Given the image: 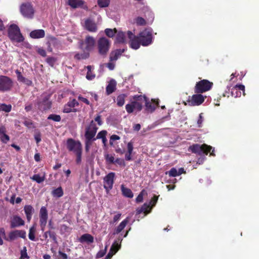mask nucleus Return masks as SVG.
Wrapping results in <instances>:
<instances>
[{
    "label": "nucleus",
    "mask_w": 259,
    "mask_h": 259,
    "mask_svg": "<svg viewBox=\"0 0 259 259\" xmlns=\"http://www.w3.org/2000/svg\"><path fill=\"white\" fill-rule=\"evenodd\" d=\"M90 56L89 52H84L82 53H76L74 55V58L77 60L86 59Z\"/></svg>",
    "instance_id": "nucleus-36"
},
{
    "label": "nucleus",
    "mask_w": 259,
    "mask_h": 259,
    "mask_svg": "<svg viewBox=\"0 0 259 259\" xmlns=\"http://www.w3.org/2000/svg\"><path fill=\"white\" fill-rule=\"evenodd\" d=\"M241 91L243 92L244 96H245V86L242 84H236L231 90L232 96L236 98L240 97L241 95Z\"/></svg>",
    "instance_id": "nucleus-20"
},
{
    "label": "nucleus",
    "mask_w": 259,
    "mask_h": 259,
    "mask_svg": "<svg viewBox=\"0 0 259 259\" xmlns=\"http://www.w3.org/2000/svg\"><path fill=\"white\" fill-rule=\"evenodd\" d=\"M105 34L109 37H113L114 36L115 34L117 33V29L116 28L111 29L106 28L105 29Z\"/></svg>",
    "instance_id": "nucleus-38"
},
{
    "label": "nucleus",
    "mask_w": 259,
    "mask_h": 259,
    "mask_svg": "<svg viewBox=\"0 0 259 259\" xmlns=\"http://www.w3.org/2000/svg\"><path fill=\"white\" fill-rule=\"evenodd\" d=\"M127 152L125 154V159L126 161H131L132 158V154L133 151L134 147L133 143L132 142L128 143L127 145Z\"/></svg>",
    "instance_id": "nucleus-29"
},
{
    "label": "nucleus",
    "mask_w": 259,
    "mask_h": 259,
    "mask_svg": "<svg viewBox=\"0 0 259 259\" xmlns=\"http://www.w3.org/2000/svg\"><path fill=\"white\" fill-rule=\"evenodd\" d=\"M12 109V106L10 104L7 105L5 104H0V110L5 111V112H9Z\"/></svg>",
    "instance_id": "nucleus-41"
},
{
    "label": "nucleus",
    "mask_w": 259,
    "mask_h": 259,
    "mask_svg": "<svg viewBox=\"0 0 259 259\" xmlns=\"http://www.w3.org/2000/svg\"><path fill=\"white\" fill-rule=\"evenodd\" d=\"M75 154L76 155V162L77 164H79L80 163L81 160L82 150L76 152Z\"/></svg>",
    "instance_id": "nucleus-55"
},
{
    "label": "nucleus",
    "mask_w": 259,
    "mask_h": 259,
    "mask_svg": "<svg viewBox=\"0 0 259 259\" xmlns=\"http://www.w3.org/2000/svg\"><path fill=\"white\" fill-rule=\"evenodd\" d=\"M24 221L19 216L16 215H14L12 218L10 226L11 228H14L21 226H23L24 225Z\"/></svg>",
    "instance_id": "nucleus-22"
},
{
    "label": "nucleus",
    "mask_w": 259,
    "mask_h": 259,
    "mask_svg": "<svg viewBox=\"0 0 259 259\" xmlns=\"http://www.w3.org/2000/svg\"><path fill=\"white\" fill-rule=\"evenodd\" d=\"M159 196L154 195L152 198L149 202V204L144 203L141 208L138 210V213H140L144 212L145 213H148L150 212L151 209L154 206L158 200Z\"/></svg>",
    "instance_id": "nucleus-13"
},
{
    "label": "nucleus",
    "mask_w": 259,
    "mask_h": 259,
    "mask_svg": "<svg viewBox=\"0 0 259 259\" xmlns=\"http://www.w3.org/2000/svg\"><path fill=\"white\" fill-rule=\"evenodd\" d=\"M18 237L25 239L26 232L24 230H19L12 231L9 233L8 238L6 240L9 241H12L16 239Z\"/></svg>",
    "instance_id": "nucleus-18"
},
{
    "label": "nucleus",
    "mask_w": 259,
    "mask_h": 259,
    "mask_svg": "<svg viewBox=\"0 0 259 259\" xmlns=\"http://www.w3.org/2000/svg\"><path fill=\"white\" fill-rule=\"evenodd\" d=\"M8 37L12 41L17 42H22L24 37L21 34L19 27L15 24H11L8 29Z\"/></svg>",
    "instance_id": "nucleus-4"
},
{
    "label": "nucleus",
    "mask_w": 259,
    "mask_h": 259,
    "mask_svg": "<svg viewBox=\"0 0 259 259\" xmlns=\"http://www.w3.org/2000/svg\"><path fill=\"white\" fill-rule=\"evenodd\" d=\"M45 35V32L42 29H37L32 31L30 33V36L32 38H43Z\"/></svg>",
    "instance_id": "nucleus-27"
},
{
    "label": "nucleus",
    "mask_w": 259,
    "mask_h": 259,
    "mask_svg": "<svg viewBox=\"0 0 259 259\" xmlns=\"http://www.w3.org/2000/svg\"><path fill=\"white\" fill-rule=\"evenodd\" d=\"M116 82L115 80L111 79L109 82L106 88V92L107 95H109L113 93L116 90Z\"/></svg>",
    "instance_id": "nucleus-25"
},
{
    "label": "nucleus",
    "mask_w": 259,
    "mask_h": 259,
    "mask_svg": "<svg viewBox=\"0 0 259 259\" xmlns=\"http://www.w3.org/2000/svg\"><path fill=\"white\" fill-rule=\"evenodd\" d=\"M136 23L139 26H145L146 25L147 22L143 17H137L136 19Z\"/></svg>",
    "instance_id": "nucleus-49"
},
{
    "label": "nucleus",
    "mask_w": 259,
    "mask_h": 259,
    "mask_svg": "<svg viewBox=\"0 0 259 259\" xmlns=\"http://www.w3.org/2000/svg\"><path fill=\"white\" fill-rule=\"evenodd\" d=\"M121 215V213L118 212L117 214L114 215L113 219V223H115L116 222H117L120 218Z\"/></svg>",
    "instance_id": "nucleus-61"
},
{
    "label": "nucleus",
    "mask_w": 259,
    "mask_h": 259,
    "mask_svg": "<svg viewBox=\"0 0 259 259\" xmlns=\"http://www.w3.org/2000/svg\"><path fill=\"white\" fill-rule=\"evenodd\" d=\"M127 35L130 40V46L134 50L138 49L141 45L144 47L148 46L153 42L152 29L151 28H145L138 35H135L131 31H127Z\"/></svg>",
    "instance_id": "nucleus-1"
},
{
    "label": "nucleus",
    "mask_w": 259,
    "mask_h": 259,
    "mask_svg": "<svg viewBox=\"0 0 259 259\" xmlns=\"http://www.w3.org/2000/svg\"><path fill=\"white\" fill-rule=\"evenodd\" d=\"M166 174H168L169 177H176L178 176L177 169L175 167H172L169 171H166Z\"/></svg>",
    "instance_id": "nucleus-47"
},
{
    "label": "nucleus",
    "mask_w": 259,
    "mask_h": 259,
    "mask_svg": "<svg viewBox=\"0 0 259 259\" xmlns=\"http://www.w3.org/2000/svg\"><path fill=\"white\" fill-rule=\"evenodd\" d=\"M84 27L87 30L90 32H95L97 31V26L96 23L90 18H88L85 20L84 22Z\"/></svg>",
    "instance_id": "nucleus-21"
},
{
    "label": "nucleus",
    "mask_w": 259,
    "mask_h": 259,
    "mask_svg": "<svg viewBox=\"0 0 259 259\" xmlns=\"http://www.w3.org/2000/svg\"><path fill=\"white\" fill-rule=\"evenodd\" d=\"M146 101V96L145 95H135L131 103L125 105L126 112L130 114L134 111L139 112L143 108V104Z\"/></svg>",
    "instance_id": "nucleus-3"
},
{
    "label": "nucleus",
    "mask_w": 259,
    "mask_h": 259,
    "mask_svg": "<svg viewBox=\"0 0 259 259\" xmlns=\"http://www.w3.org/2000/svg\"><path fill=\"white\" fill-rule=\"evenodd\" d=\"M120 245L118 244L117 241H115L111 245L110 249H112V252H114V254H115L117 252V251L120 249Z\"/></svg>",
    "instance_id": "nucleus-43"
},
{
    "label": "nucleus",
    "mask_w": 259,
    "mask_h": 259,
    "mask_svg": "<svg viewBox=\"0 0 259 259\" xmlns=\"http://www.w3.org/2000/svg\"><path fill=\"white\" fill-rule=\"evenodd\" d=\"M143 13L144 14L145 16H149L152 15V12L148 7H144L142 9Z\"/></svg>",
    "instance_id": "nucleus-51"
},
{
    "label": "nucleus",
    "mask_w": 259,
    "mask_h": 259,
    "mask_svg": "<svg viewBox=\"0 0 259 259\" xmlns=\"http://www.w3.org/2000/svg\"><path fill=\"white\" fill-rule=\"evenodd\" d=\"M126 97V95L124 94H120L117 96L116 100L118 106L121 107L124 105Z\"/></svg>",
    "instance_id": "nucleus-35"
},
{
    "label": "nucleus",
    "mask_w": 259,
    "mask_h": 259,
    "mask_svg": "<svg viewBox=\"0 0 259 259\" xmlns=\"http://www.w3.org/2000/svg\"><path fill=\"white\" fill-rule=\"evenodd\" d=\"M128 222V218H126V219H124V220H123L119 224V225L117 226V227L115 229V234H118L120 232H121L123 230V229L125 228V227L126 226V225H127Z\"/></svg>",
    "instance_id": "nucleus-32"
},
{
    "label": "nucleus",
    "mask_w": 259,
    "mask_h": 259,
    "mask_svg": "<svg viewBox=\"0 0 259 259\" xmlns=\"http://www.w3.org/2000/svg\"><path fill=\"white\" fill-rule=\"evenodd\" d=\"M50 96L47 95L44 97L41 101L38 102V109L42 111L49 110L52 107V103L50 101Z\"/></svg>",
    "instance_id": "nucleus-17"
},
{
    "label": "nucleus",
    "mask_w": 259,
    "mask_h": 259,
    "mask_svg": "<svg viewBox=\"0 0 259 259\" xmlns=\"http://www.w3.org/2000/svg\"><path fill=\"white\" fill-rule=\"evenodd\" d=\"M211 149L212 147L208 146L205 144L201 145L198 144H195L189 147L188 151H191L193 153L201 155L203 154L207 155L208 153L211 151Z\"/></svg>",
    "instance_id": "nucleus-6"
},
{
    "label": "nucleus",
    "mask_w": 259,
    "mask_h": 259,
    "mask_svg": "<svg viewBox=\"0 0 259 259\" xmlns=\"http://www.w3.org/2000/svg\"><path fill=\"white\" fill-rule=\"evenodd\" d=\"M115 176V174L114 172H110L103 179V186L107 194L113 188Z\"/></svg>",
    "instance_id": "nucleus-10"
},
{
    "label": "nucleus",
    "mask_w": 259,
    "mask_h": 259,
    "mask_svg": "<svg viewBox=\"0 0 259 259\" xmlns=\"http://www.w3.org/2000/svg\"><path fill=\"white\" fill-rule=\"evenodd\" d=\"M203 121V113H201L200 114H199V118H198V119L197 122L198 127H201L202 126Z\"/></svg>",
    "instance_id": "nucleus-54"
},
{
    "label": "nucleus",
    "mask_w": 259,
    "mask_h": 259,
    "mask_svg": "<svg viewBox=\"0 0 259 259\" xmlns=\"http://www.w3.org/2000/svg\"><path fill=\"white\" fill-rule=\"evenodd\" d=\"M98 128L93 120H92L88 126L85 128L84 137L85 139H92L96 140L95 136L97 133Z\"/></svg>",
    "instance_id": "nucleus-11"
},
{
    "label": "nucleus",
    "mask_w": 259,
    "mask_h": 259,
    "mask_svg": "<svg viewBox=\"0 0 259 259\" xmlns=\"http://www.w3.org/2000/svg\"><path fill=\"white\" fill-rule=\"evenodd\" d=\"M31 179L32 180H33V181H36L37 183H41V182H42L44 180H45V178L44 177H40L39 175L38 174H35L31 178Z\"/></svg>",
    "instance_id": "nucleus-46"
},
{
    "label": "nucleus",
    "mask_w": 259,
    "mask_h": 259,
    "mask_svg": "<svg viewBox=\"0 0 259 259\" xmlns=\"http://www.w3.org/2000/svg\"><path fill=\"white\" fill-rule=\"evenodd\" d=\"M201 93L193 95L191 99L188 100V102L190 106H199L202 104L204 101L206 96H203Z\"/></svg>",
    "instance_id": "nucleus-14"
},
{
    "label": "nucleus",
    "mask_w": 259,
    "mask_h": 259,
    "mask_svg": "<svg viewBox=\"0 0 259 259\" xmlns=\"http://www.w3.org/2000/svg\"><path fill=\"white\" fill-rule=\"evenodd\" d=\"M52 194L55 196L61 197L63 195V189L61 187H58L53 191Z\"/></svg>",
    "instance_id": "nucleus-39"
},
{
    "label": "nucleus",
    "mask_w": 259,
    "mask_h": 259,
    "mask_svg": "<svg viewBox=\"0 0 259 259\" xmlns=\"http://www.w3.org/2000/svg\"><path fill=\"white\" fill-rule=\"evenodd\" d=\"M10 137L6 133L0 136V140L4 144H7L10 141Z\"/></svg>",
    "instance_id": "nucleus-48"
},
{
    "label": "nucleus",
    "mask_w": 259,
    "mask_h": 259,
    "mask_svg": "<svg viewBox=\"0 0 259 259\" xmlns=\"http://www.w3.org/2000/svg\"><path fill=\"white\" fill-rule=\"evenodd\" d=\"M116 42L119 44L125 42V34L124 32L122 31H119L118 33L117 32Z\"/></svg>",
    "instance_id": "nucleus-33"
},
{
    "label": "nucleus",
    "mask_w": 259,
    "mask_h": 259,
    "mask_svg": "<svg viewBox=\"0 0 259 259\" xmlns=\"http://www.w3.org/2000/svg\"><path fill=\"white\" fill-rule=\"evenodd\" d=\"M88 69V72L86 75V78L88 80H92L95 77V74L92 72L93 67L91 65H88L86 67Z\"/></svg>",
    "instance_id": "nucleus-37"
},
{
    "label": "nucleus",
    "mask_w": 259,
    "mask_h": 259,
    "mask_svg": "<svg viewBox=\"0 0 259 259\" xmlns=\"http://www.w3.org/2000/svg\"><path fill=\"white\" fill-rule=\"evenodd\" d=\"M213 86V82L207 79H202L196 82L194 92L197 94L203 93L209 91Z\"/></svg>",
    "instance_id": "nucleus-7"
},
{
    "label": "nucleus",
    "mask_w": 259,
    "mask_h": 259,
    "mask_svg": "<svg viewBox=\"0 0 259 259\" xmlns=\"http://www.w3.org/2000/svg\"><path fill=\"white\" fill-rule=\"evenodd\" d=\"M110 0H98V4L100 8H106L109 6Z\"/></svg>",
    "instance_id": "nucleus-42"
},
{
    "label": "nucleus",
    "mask_w": 259,
    "mask_h": 259,
    "mask_svg": "<svg viewBox=\"0 0 259 259\" xmlns=\"http://www.w3.org/2000/svg\"><path fill=\"white\" fill-rule=\"evenodd\" d=\"M37 52L42 57H46L47 56L46 51L42 48H39Z\"/></svg>",
    "instance_id": "nucleus-59"
},
{
    "label": "nucleus",
    "mask_w": 259,
    "mask_h": 259,
    "mask_svg": "<svg viewBox=\"0 0 259 259\" xmlns=\"http://www.w3.org/2000/svg\"><path fill=\"white\" fill-rule=\"evenodd\" d=\"M84 4L82 0H68L67 4L72 8L81 7Z\"/></svg>",
    "instance_id": "nucleus-28"
},
{
    "label": "nucleus",
    "mask_w": 259,
    "mask_h": 259,
    "mask_svg": "<svg viewBox=\"0 0 259 259\" xmlns=\"http://www.w3.org/2000/svg\"><path fill=\"white\" fill-rule=\"evenodd\" d=\"M107 134V132L106 131L103 130V131L100 132L99 133H98V134L97 135V137H96V140L97 139H102L106 138Z\"/></svg>",
    "instance_id": "nucleus-50"
},
{
    "label": "nucleus",
    "mask_w": 259,
    "mask_h": 259,
    "mask_svg": "<svg viewBox=\"0 0 259 259\" xmlns=\"http://www.w3.org/2000/svg\"><path fill=\"white\" fill-rule=\"evenodd\" d=\"M124 51L125 49H117L112 51L110 54V61H116Z\"/></svg>",
    "instance_id": "nucleus-24"
},
{
    "label": "nucleus",
    "mask_w": 259,
    "mask_h": 259,
    "mask_svg": "<svg viewBox=\"0 0 259 259\" xmlns=\"http://www.w3.org/2000/svg\"><path fill=\"white\" fill-rule=\"evenodd\" d=\"M78 99L79 100L83 102V103H85L87 105L90 104V101L87 98L82 97L81 95H79L78 97Z\"/></svg>",
    "instance_id": "nucleus-57"
},
{
    "label": "nucleus",
    "mask_w": 259,
    "mask_h": 259,
    "mask_svg": "<svg viewBox=\"0 0 259 259\" xmlns=\"http://www.w3.org/2000/svg\"><path fill=\"white\" fill-rule=\"evenodd\" d=\"M47 119L52 120L55 122H60L61 120V117L59 115L51 114L48 116Z\"/></svg>",
    "instance_id": "nucleus-40"
},
{
    "label": "nucleus",
    "mask_w": 259,
    "mask_h": 259,
    "mask_svg": "<svg viewBox=\"0 0 259 259\" xmlns=\"http://www.w3.org/2000/svg\"><path fill=\"white\" fill-rule=\"evenodd\" d=\"M66 146L69 151H72L75 153L77 151L82 150V145L80 141H75L72 138L67 139Z\"/></svg>",
    "instance_id": "nucleus-12"
},
{
    "label": "nucleus",
    "mask_w": 259,
    "mask_h": 259,
    "mask_svg": "<svg viewBox=\"0 0 259 259\" xmlns=\"http://www.w3.org/2000/svg\"><path fill=\"white\" fill-rule=\"evenodd\" d=\"M95 44V38L93 36L87 35L84 41H80L79 48L84 51L89 52L93 50Z\"/></svg>",
    "instance_id": "nucleus-9"
},
{
    "label": "nucleus",
    "mask_w": 259,
    "mask_h": 259,
    "mask_svg": "<svg viewBox=\"0 0 259 259\" xmlns=\"http://www.w3.org/2000/svg\"><path fill=\"white\" fill-rule=\"evenodd\" d=\"M79 241L81 243H92L94 242V237L91 234H84L81 236Z\"/></svg>",
    "instance_id": "nucleus-30"
},
{
    "label": "nucleus",
    "mask_w": 259,
    "mask_h": 259,
    "mask_svg": "<svg viewBox=\"0 0 259 259\" xmlns=\"http://www.w3.org/2000/svg\"><path fill=\"white\" fill-rule=\"evenodd\" d=\"M6 128L4 125H0V136L6 133Z\"/></svg>",
    "instance_id": "nucleus-63"
},
{
    "label": "nucleus",
    "mask_w": 259,
    "mask_h": 259,
    "mask_svg": "<svg viewBox=\"0 0 259 259\" xmlns=\"http://www.w3.org/2000/svg\"><path fill=\"white\" fill-rule=\"evenodd\" d=\"M35 230L33 227H31L29 229L28 237L29 239L32 241H34L35 240Z\"/></svg>",
    "instance_id": "nucleus-44"
},
{
    "label": "nucleus",
    "mask_w": 259,
    "mask_h": 259,
    "mask_svg": "<svg viewBox=\"0 0 259 259\" xmlns=\"http://www.w3.org/2000/svg\"><path fill=\"white\" fill-rule=\"evenodd\" d=\"M48 218V213L47 208L45 206H42L39 211V223L42 231L45 230Z\"/></svg>",
    "instance_id": "nucleus-16"
},
{
    "label": "nucleus",
    "mask_w": 259,
    "mask_h": 259,
    "mask_svg": "<svg viewBox=\"0 0 259 259\" xmlns=\"http://www.w3.org/2000/svg\"><path fill=\"white\" fill-rule=\"evenodd\" d=\"M56 61L57 59L53 57H49L46 59V62L52 67L54 66Z\"/></svg>",
    "instance_id": "nucleus-45"
},
{
    "label": "nucleus",
    "mask_w": 259,
    "mask_h": 259,
    "mask_svg": "<svg viewBox=\"0 0 259 259\" xmlns=\"http://www.w3.org/2000/svg\"><path fill=\"white\" fill-rule=\"evenodd\" d=\"M20 11L24 16H31L34 14V10L29 3L23 4L20 7Z\"/></svg>",
    "instance_id": "nucleus-19"
},
{
    "label": "nucleus",
    "mask_w": 259,
    "mask_h": 259,
    "mask_svg": "<svg viewBox=\"0 0 259 259\" xmlns=\"http://www.w3.org/2000/svg\"><path fill=\"white\" fill-rule=\"evenodd\" d=\"M95 121L97 122L99 125H101L102 124V121L101 119V115H98L95 118Z\"/></svg>",
    "instance_id": "nucleus-60"
},
{
    "label": "nucleus",
    "mask_w": 259,
    "mask_h": 259,
    "mask_svg": "<svg viewBox=\"0 0 259 259\" xmlns=\"http://www.w3.org/2000/svg\"><path fill=\"white\" fill-rule=\"evenodd\" d=\"M15 73L17 75V79L19 82H21L27 86H31L32 85V81L31 80L24 77L19 70H16Z\"/></svg>",
    "instance_id": "nucleus-23"
},
{
    "label": "nucleus",
    "mask_w": 259,
    "mask_h": 259,
    "mask_svg": "<svg viewBox=\"0 0 259 259\" xmlns=\"http://www.w3.org/2000/svg\"><path fill=\"white\" fill-rule=\"evenodd\" d=\"M13 87V81L10 77L5 75H0V92H9Z\"/></svg>",
    "instance_id": "nucleus-8"
},
{
    "label": "nucleus",
    "mask_w": 259,
    "mask_h": 259,
    "mask_svg": "<svg viewBox=\"0 0 259 259\" xmlns=\"http://www.w3.org/2000/svg\"><path fill=\"white\" fill-rule=\"evenodd\" d=\"M78 105L79 103L75 99H73L65 104L62 111L65 113L76 112L77 110L74 107Z\"/></svg>",
    "instance_id": "nucleus-15"
},
{
    "label": "nucleus",
    "mask_w": 259,
    "mask_h": 259,
    "mask_svg": "<svg viewBox=\"0 0 259 259\" xmlns=\"http://www.w3.org/2000/svg\"><path fill=\"white\" fill-rule=\"evenodd\" d=\"M120 139V137L116 135H113L110 137V144L112 145V142L113 141L118 140Z\"/></svg>",
    "instance_id": "nucleus-58"
},
{
    "label": "nucleus",
    "mask_w": 259,
    "mask_h": 259,
    "mask_svg": "<svg viewBox=\"0 0 259 259\" xmlns=\"http://www.w3.org/2000/svg\"><path fill=\"white\" fill-rule=\"evenodd\" d=\"M121 191L122 194L124 197L131 198L134 196V194L132 190L128 188L125 187L123 185H121Z\"/></svg>",
    "instance_id": "nucleus-31"
},
{
    "label": "nucleus",
    "mask_w": 259,
    "mask_h": 259,
    "mask_svg": "<svg viewBox=\"0 0 259 259\" xmlns=\"http://www.w3.org/2000/svg\"><path fill=\"white\" fill-rule=\"evenodd\" d=\"M111 46L110 41L105 37H100L97 41V48L99 54L103 56H106Z\"/></svg>",
    "instance_id": "nucleus-5"
},
{
    "label": "nucleus",
    "mask_w": 259,
    "mask_h": 259,
    "mask_svg": "<svg viewBox=\"0 0 259 259\" xmlns=\"http://www.w3.org/2000/svg\"><path fill=\"white\" fill-rule=\"evenodd\" d=\"M95 141V140H93L92 139H85V145L91 147L92 145L93 142Z\"/></svg>",
    "instance_id": "nucleus-62"
},
{
    "label": "nucleus",
    "mask_w": 259,
    "mask_h": 259,
    "mask_svg": "<svg viewBox=\"0 0 259 259\" xmlns=\"http://www.w3.org/2000/svg\"><path fill=\"white\" fill-rule=\"evenodd\" d=\"M105 159L108 163L111 164L114 163L115 160L113 156L108 154L105 156Z\"/></svg>",
    "instance_id": "nucleus-53"
},
{
    "label": "nucleus",
    "mask_w": 259,
    "mask_h": 259,
    "mask_svg": "<svg viewBox=\"0 0 259 259\" xmlns=\"http://www.w3.org/2000/svg\"><path fill=\"white\" fill-rule=\"evenodd\" d=\"M145 104V109L148 112H152L156 108L155 105L153 104L149 101V99L146 97V101L144 102Z\"/></svg>",
    "instance_id": "nucleus-34"
},
{
    "label": "nucleus",
    "mask_w": 259,
    "mask_h": 259,
    "mask_svg": "<svg viewBox=\"0 0 259 259\" xmlns=\"http://www.w3.org/2000/svg\"><path fill=\"white\" fill-rule=\"evenodd\" d=\"M106 253V249L104 250H101L98 252L97 254V258H100L103 257Z\"/></svg>",
    "instance_id": "nucleus-64"
},
{
    "label": "nucleus",
    "mask_w": 259,
    "mask_h": 259,
    "mask_svg": "<svg viewBox=\"0 0 259 259\" xmlns=\"http://www.w3.org/2000/svg\"><path fill=\"white\" fill-rule=\"evenodd\" d=\"M24 210L26 216L27 220L29 222L31 219L32 215L34 212V209L30 205H26L24 207Z\"/></svg>",
    "instance_id": "nucleus-26"
},
{
    "label": "nucleus",
    "mask_w": 259,
    "mask_h": 259,
    "mask_svg": "<svg viewBox=\"0 0 259 259\" xmlns=\"http://www.w3.org/2000/svg\"><path fill=\"white\" fill-rule=\"evenodd\" d=\"M146 101V96L145 95H135L131 103L125 105L126 112L130 114L134 111L139 112L143 108V104Z\"/></svg>",
    "instance_id": "nucleus-2"
},
{
    "label": "nucleus",
    "mask_w": 259,
    "mask_h": 259,
    "mask_svg": "<svg viewBox=\"0 0 259 259\" xmlns=\"http://www.w3.org/2000/svg\"><path fill=\"white\" fill-rule=\"evenodd\" d=\"M144 192L145 190H143L138 195V196L136 198V201L137 203H140L143 201Z\"/></svg>",
    "instance_id": "nucleus-52"
},
{
    "label": "nucleus",
    "mask_w": 259,
    "mask_h": 259,
    "mask_svg": "<svg viewBox=\"0 0 259 259\" xmlns=\"http://www.w3.org/2000/svg\"><path fill=\"white\" fill-rule=\"evenodd\" d=\"M49 237L52 239V240L56 242L57 241V237H56V234L55 232L53 231H49Z\"/></svg>",
    "instance_id": "nucleus-56"
}]
</instances>
